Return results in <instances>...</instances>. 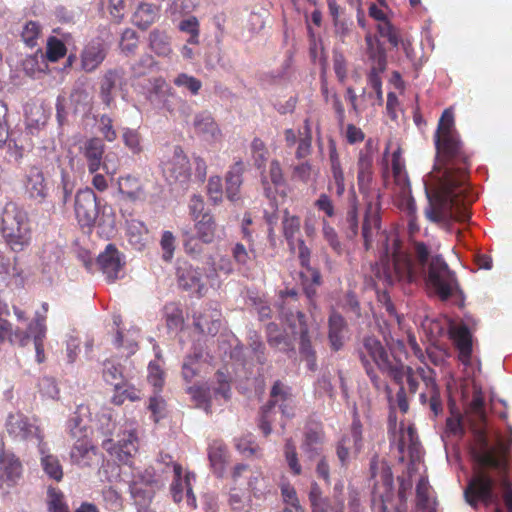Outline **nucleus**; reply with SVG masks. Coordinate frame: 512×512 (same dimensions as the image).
Masks as SVG:
<instances>
[{
	"label": "nucleus",
	"mask_w": 512,
	"mask_h": 512,
	"mask_svg": "<svg viewBox=\"0 0 512 512\" xmlns=\"http://www.w3.org/2000/svg\"><path fill=\"white\" fill-rule=\"evenodd\" d=\"M377 142L368 138L357 160V184L361 194L369 197L361 235L366 251L377 242L378 257L370 265L369 277L375 287H391L396 283L424 282L430 293L441 301L461 293L456 273L440 254H432L427 244L415 241L406 249L395 231L381 229L380 194L371 192L373 161Z\"/></svg>",
	"instance_id": "f257e3e1"
},
{
	"label": "nucleus",
	"mask_w": 512,
	"mask_h": 512,
	"mask_svg": "<svg viewBox=\"0 0 512 512\" xmlns=\"http://www.w3.org/2000/svg\"><path fill=\"white\" fill-rule=\"evenodd\" d=\"M433 138L437 159L444 172L439 189L433 195L428 194L426 216L437 223L447 219L467 222L471 217L469 206L475 200L465 186L471 153L455 127L453 108L442 112Z\"/></svg>",
	"instance_id": "f03ea898"
},
{
	"label": "nucleus",
	"mask_w": 512,
	"mask_h": 512,
	"mask_svg": "<svg viewBox=\"0 0 512 512\" xmlns=\"http://www.w3.org/2000/svg\"><path fill=\"white\" fill-rule=\"evenodd\" d=\"M508 449L502 443L489 445L485 436L472 450L473 473L464 490L466 502L473 508L480 503L495 505V512H503L499 506L500 498L495 491L499 484L503 489V501L508 512H512V483L509 480Z\"/></svg>",
	"instance_id": "7ed1b4c3"
},
{
	"label": "nucleus",
	"mask_w": 512,
	"mask_h": 512,
	"mask_svg": "<svg viewBox=\"0 0 512 512\" xmlns=\"http://www.w3.org/2000/svg\"><path fill=\"white\" fill-rule=\"evenodd\" d=\"M0 231L5 243L16 253L24 251L32 242V227L28 212L15 202L5 204Z\"/></svg>",
	"instance_id": "20e7f679"
},
{
	"label": "nucleus",
	"mask_w": 512,
	"mask_h": 512,
	"mask_svg": "<svg viewBox=\"0 0 512 512\" xmlns=\"http://www.w3.org/2000/svg\"><path fill=\"white\" fill-rule=\"evenodd\" d=\"M413 350L415 356L423 364L416 369L417 375L424 383V391L420 393L419 400L422 405H428L433 417H437L443 412V403L440 388L436 383V373L428 364L439 366L443 362V357L437 351L430 349L425 354L416 343L413 344Z\"/></svg>",
	"instance_id": "39448f33"
},
{
	"label": "nucleus",
	"mask_w": 512,
	"mask_h": 512,
	"mask_svg": "<svg viewBox=\"0 0 512 512\" xmlns=\"http://www.w3.org/2000/svg\"><path fill=\"white\" fill-rule=\"evenodd\" d=\"M276 406L279 407L284 417L291 418L294 415L295 402L291 390L280 381H276L272 386L270 400L261 410L259 428L265 436H268L272 431Z\"/></svg>",
	"instance_id": "423d86ee"
},
{
	"label": "nucleus",
	"mask_w": 512,
	"mask_h": 512,
	"mask_svg": "<svg viewBox=\"0 0 512 512\" xmlns=\"http://www.w3.org/2000/svg\"><path fill=\"white\" fill-rule=\"evenodd\" d=\"M286 321L292 335L300 340L299 352L302 359L310 371H315L317 369L316 352L311 344L305 314L301 311H297L296 314L290 313L286 316Z\"/></svg>",
	"instance_id": "0eeeda50"
},
{
	"label": "nucleus",
	"mask_w": 512,
	"mask_h": 512,
	"mask_svg": "<svg viewBox=\"0 0 512 512\" xmlns=\"http://www.w3.org/2000/svg\"><path fill=\"white\" fill-rule=\"evenodd\" d=\"M161 170L170 183L186 184L192 175L190 161L180 146H175L172 155L162 161Z\"/></svg>",
	"instance_id": "6e6552de"
},
{
	"label": "nucleus",
	"mask_w": 512,
	"mask_h": 512,
	"mask_svg": "<svg viewBox=\"0 0 512 512\" xmlns=\"http://www.w3.org/2000/svg\"><path fill=\"white\" fill-rule=\"evenodd\" d=\"M343 484H336L331 497L324 496L320 486L313 482L310 486L308 499L312 512H344L345 504L342 496Z\"/></svg>",
	"instance_id": "1a4fd4ad"
},
{
	"label": "nucleus",
	"mask_w": 512,
	"mask_h": 512,
	"mask_svg": "<svg viewBox=\"0 0 512 512\" xmlns=\"http://www.w3.org/2000/svg\"><path fill=\"white\" fill-rule=\"evenodd\" d=\"M75 215L81 227H92L99 215L97 197L91 188L80 189L75 196Z\"/></svg>",
	"instance_id": "9d476101"
},
{
	"label": "nucleus",
	"mask_w": 512,
	"mask_h": 512,
	"mask_svg": "<svg viewBox=\"0 0 512 512\" xmlns=\"http://www.w3.org/2000/svg\"><path fill=\"white\" fill-rule=\"evenodd\" d=\"M174 478L171 483V494L176 503H180L184 498L186 499V507L193 510L197 507L196 497L192 489V481L195 480V474L187 472L182 477V466L178 463H173Z\"/></svg>",
	"instance_id": "9b49d317"
},
{
	"label": "nucleus",
	"mask_w": 512,
	"mask_h": 512,
	"mask_svg": "<svg viewBox=\"0 0 512 512\" xmlns=\"http://www.w3.org/2000/svg\"><path fill=\"white\" fill-rule=\"evenodd\" d=\"M6 430L11 437L18 440L28 441L35 438L41 443L44 438L40 427L30 422L29 418L22 413L9 414Z\"/></svg>",
	"instance_id": "f8f14e48"
},
{
	"label": "nucleus",
	"mask_w": 512,
	"mask_h": 512,
	"mask_svg": "<svg viewBox=\"0 0 512 512\" xmlns=\"http://www.w3.org/2000/svg\"><path fill=\"white\" fill-rule=\"evenodd\" d=\"M362 424L354 410V417L349 435H344L336 445V454L342 466H347L350 452H359L362 448Z\"/></svg>",
	"instance_id": "ddd939ff"
},
{
	"label": "nucleus",
	"mask_w": 512,
	"mask_h": 512,
	"mask_svg": "<svg viewBox=\"0 0 512 512\" xmlns=\"http://www.w3.org/2000/svg\"><path fill=\"white\" fill-rule=\"evenodd\" d=\"M261 185L264 195L269 200H276L277 195L286 197V179L279 160L273 159L269 164L267 173H262Z\"/></svg>",
	"instance_id": "4468645a"
},
{
	"label": "nucleus",
	"mask_w": 512,
	"mask_h": 512,
	"mask_svg": "<svg viewBox=\"0 0 512 512\" xmlns=\"http://www.w3.org/2000/svg\"><path fill=\"white\" fill-rule=\"evenodd\" d=\"M358 357L363 367L373 366L378 368L387 365L388 352L379 339L373 336L364 337L362 344L357 349Z\"/></svg>",
	"instance_id": "2eb2a0df"
},
{
	"label": "nucleus",
	"mask_w": 512,
	"mask_h": 512,
	"mask_svg": "<svg viewBox=\"0 0 512 512\" xmlns=\"http://www.w3.org/2000/svg\"><path fill=\"white\" fill-rule=\"evenodd\" d=\"M25 192L28 198L43 203L49 195L48 182L44 172L38 166H30L26 172L24 180Z\"/></svg>",
	"instance_id": "dca6fc26"
},
{
	"label": "nucleus",
	"mask_w": 512,
	"mask_h": 512,
	"mask_svg": "<svg viewBox=\"0 0 512 512\" xmlns=\"http://www.w3.org/2000/svg\"><path fill=\"white\" fill-rule=\"evenodd\" d=\"M97 262L109 282H114L119 278L125 265L123 255L113 244L106 246L105 250L99 254Z\"/></svg>",
	"instance_id": "f3484780"
},
{
	"label": "nucleus",
	"mask_w": 512,
	"mask_h": 512,
	"mask_svg": "<svg viewBox=\"0 0 512 512\" xmlns=\"http://www.w3.org/2000/svg\"><path fill=\"white\" fill-rule=\"evenodd\" d=\"M80 151L90 173H96L100 168L109 173L108 166L103 161L105 144L100 138L92 137L86 140L81 146Z\"/></svg>",
	"instance_id": "a211bd4d"
},
{
	"label": "nucleus",
	"mask_w": 512,
	"mask_h": 512,
	"mask_svg": "<svg viewBox=\"0 0 512 512\" xmlns=\"http://www.w3.org/2000/svg\"><path fill=\"white\" fill-rule=\"evenodd\" d=\"M127 86V78L123 68L109 69L105 72L100 83V98L110 107L114 102L113 90L123 91Z\"/></svg>",
	"instance_id": "6ab92c4d"
},
{
	"label": "nucleus",
	"mask_w": 512,
	"mask_h": 512,
	"mask_svg": "<svg viewBox=\"0 0 512 512\" xmlns=\"http://www.w3.org/2000/svg\"><path fill=\"white\" fill-rule=\"evenodd\" d=\"M102 446L119 462L127 464L138 451V437L134 431H130L116 445L113 444L112 439H107L103 441Z\"/></svg>",
	"instance_id": "aec40b11"
},
{
	"label": "nucleus",
	"mask_w": 512,
	"mask_h": 512,
	"mask_svg": "<svg viewBox=\"0 0 512 512\" xmlns=\"http://www.w3.org/2000/svg\"><path fill=\"white\" fill-rule=\"evenodd\" d=\"M177 278L179 286L186 291H193L199 296H203L207 291L206 285L202 282L200 269L190 264L185 263L178 267Z\"/></svg>",
	"instance_id": "412c9836"
},
{
	"label": "nucleus",
	"mask_w": 512,
	"mask_h": 512,
	"mask_svg": "<svg viewBox=\"0 0 512 512\" xmlns=\"http://www.w3.org/2000/svg\"><path fill=\"white\" fill-rule=\"evenodd\" d=\"M10 280L13 281L16 287H24L26 280L24 271L18 266L17 257L11 260L9 256L0 250V283L8 285Z\"/></svg>",
	"instance_id": "4be33fe9"
},
{
	"label": "nucleus",
	"mask_w": 512,
	"mask_h": 512,
	"mask_svg": "<svg viewBox=\"0 0 512 512\" xmlns=\"http://www.w3.org/2000/svg\"><path fill=\"white\" fill-rule=\"evenodd\" d=\"M118 190L132 202L145 201L147 198L145 182L140 177L132 174L119 177Z\"/></svg>",
	"instance_id": "5701e85b"
},
{
	"label": "nucleus",
	"mask_w": 512,
	"mask_h": 512,
	"mask_svg": "<svg viewBox=\"0 0 512 512\" xmlns=\"http://www.w3.org/2000/svg\"><path fill=\"white\" fill-rule=\"evenodd\" d=\"M450 338L459 352V360L468 364L472 356V335L469 328L464 324L452 327Z\"/></svg>",
	"instance_id": "b1692460"
},
{
	"label": "nucleus",
	"mask_w": 512,
	"mask_h": 512,
	"mask_svg": "<svg viewBox=\"0 0 512 512\" xmlns=\"http://www.w3.org/2000/svg\"><path fill=\"white\" fill-rule=\"evenodd\" d=\"M346 333V320L338 312L332 311L328 319V340L333 351L342 349Z\"/></svg>",
	"instance_id": "393cba45"
},
{
	"label": "nucleus",
	"mask_w": 512,
	"mask_h": 512,
	"mask_svg": "<svg viewBox=\"0 0 512 512\" xmlns=\"http://www.w3.org/2000/svg\"><path fill=\"white\" fill-rule=\"evenodd\" d=\"M96 456V447L86 436L80 437L70 451L71 462L80 467H89Z\"/></svg>",
	"instance_id": "a878e982"
},
{
	"label": "nucleus",
	"mask_w": 512,
	"mask_h": 512,
	"mask_svg": "<svg viewBox=\"0 0 512 512\" xmlns=\"http://www.w3.org/2000/svg\"><path fill=\"white\" fill-rule=\"evenodd\" d=\"M220 311L206 308L203 312L194 315V327L201 334L215 336L221 326Z\"/></svg>",
	"instance_id": "bb28decb"
},
{
	"label": "nucleus",
	"mask_w": 512,
	"mask_h": 512,
	"mask_svg": "<svg viewBox=\"0 0 512 512\" xmlns=\"http://www.w3.org/2000/svg\"><path fill=\"white\" fill-rule=\"evenodd\" d=\"M193 126L198 135L206 140L218 141L222 137V132L209 112L203 111L195 115Z\"/></svg>",
	"instance_id": "cd10ccee"
},
{
	"label": "nucleus",
	"mask_w": 512,
	"mask_h": 512,
	"mask_svg": "<svg viewBox=\"0 0 512 512\" xmlns=\"http://www.w3.org/2000/svg\"><path fill=\"white\" fill-rule=\"evenodd\" d=\"M22 465L18 458L13 454H0V480L6 482L8 486L14 485L21 477Z\"/></svg>",
	"instance_id": "c85d7f7f"
},
{
	"label": "nucleus",
	"mask_w": 512,
	"mask_h": 512,
	"mask_svg": "<svg viewBox=\"0 0 512 512\" xmlns=\"http://www.w3.org/2000/svg\"><path fill=\"white\" fill-rule=\"evenodd\" d=\"M244 163L235 162L226 174V196L234 202L240 198V187L243 183Z\"/></svg>",
	"instance_id": "c756f323"
},
{
	"label": "nucleus",
	"mask_w": 512,
	"mask_h": 512,
	"mask_svg": "<svg viewBox=\"0 0 512 512\" xmlns=\"http://www.w3.org/2000/svg\"><path fill=\"white\" fill-rule=\"evenodd\" d=\"M106 52L100 42L89 43L81 54V66L86 72H92L104 61Z\"/></svg>",
	"instance_id": "7c9ffc66"
},
{
	"label": "nucleus",
	"mask_w": 512,
	"mask_h": 512,
	"mask_svg": "<svg viewBox=\"0 0 512 512\" xmlns=\"http://www.w3.org/2000/svg\"><path fill=\"white\" fill-rule=\"evenodd\" d=\"M126 237L134 249L141 251L148 242V228L140 220H128L126 222Z\"/></svg>",
	"instance_id": "2f4dec72"
},
{
	"label": "nucleus",
	"mask_w": 512,
	"mask_h": 512,
	"mask_svg": "<svg viewBox=\"0 0 512 512\" xmlns=\"http://www.w3.org/2000/svg\"><path fill=\"white\" fill-rule=\"evenodd\" d=\"M160 7L154 4L141 3L132 16L134 25L142 30L148 29L159 18Z\"/></svg>",
	"instance_id": "473e14b6"
},
{
	"label": "nucleus",
	"mask_w": 512,
	"mask_h": 512,
	"mask_svg": "<svg viewBox=\"0 0 512 512\" xmlns=\"http://www.w3.org/2000/svg\"><path fill=\"white\" fill-rule=\"evenodd\" d=\"M63 249L54 241L43 244L39 251V259L43 272H49L55 268L61 261Z\"/></svg>",
	"instance_id": "72a5a7b5"
},
{
	"label": "nucleus",
	"mask_w": 512,
	"mask_h": 512,
	"mask_svg": "<svg viewBox=\"0 0 512 512\" xmlns=\"http://www.w3.org/2000/svg\"><path fill=\"white\" fill-rule=\"evenodd\" d=\"M29 330L33 335L36 360L38 363H42L45 360L43 344L44 338L46 336L45 316L35 315L34 319L29 323Z\"/></svg>",
	"instance_id": "f704fd0d"
},
{
	"label": "nucleus",
	"mask_w": 512,
	"mask_h": 512,
	"mask_svg": "<svg viewBox=\"0 0 512 512\" xmlns=\"http://www.w3.org/2000/svg\"><path fill=\"white\" fill-rule=\"evenodd\" d=\"M194 221L196 238L204 244L212 243L215 239L217 229L214 216L210 213H204L201 218Z\"/></svg>",
	"instance_id": "c9c22d12"
},
{
	"label": "nucleus",
	"mask_w": 512,
	"mask_h": 512,
	"mask_svg": "<svg viewBox=\"0 0 512 512\" xmlns=\"http://www.w3.org/2000/svg\"><path fill=\"white\" fill-rule=\"evenodd\" d=\"M208 457L214 473L222 477L227 460L226 445L220 440L213 441L208 448Z\"/></svg>",
	"instance_id": "e433bc0d"
},
{
	"label": "nucleus",
	"mask_w": 512,
	"mask_h": 512,
	"mask_svg": "<svg viewBox=\"0 0 512 512\" xmlns=\"http://www.w3.org/2000/svg\"><path fill=\"white\" fill-rule=\"evenodd\" d=\"M149 46L160 57H168L172 53L170 37L165 31L154 29L149 34Z\"/></svg>",
	"instance_id": "4c0bfd02"
},
{
	"label": "nucleus",
	"mask_w": 512,
	"mask_h": 512,
	"mask_svg": "<svg viewBox=\"0 0 512 512\" xmlns=\"http://www.w3.org/2000/svg\"><path fill=\"white\" fill-rule=\"evenodd\" d=\"M197 408L203 409L207 414L212 413L211 392L209 387L204 385H193L186 389Z\"/></svg>",
	"instance_id": "58836bf2"
},
{
	"label": "nucleus",
	"mask_w": 512,
	"mask_h": 512,
	"mask_svg": "<svg viewBox=\"0 0 512 512\" xmlns=\"http://www.w3.org/2000/svg\"><path fill=\"white\" fill-rule=\"evenodd\" d=\"M228 504L232 512H252L253 510L250 495L237 488L230 490Z\"/></svg>",
	"instance_id": "ea45409f"
},
{
	"label": "nucleus",
	"mask_w": 512,
	"mask_h": 512,
	"mask_svg": "<svg viewBox=\"0 0 512 512\" xmlns=\"http://www.w3.org/2000/svg\"><path fill=\"white\" fill-rule=\"evenodd\" d=\"M140 390L127 382H121L114 388L111 402L115 405H122L126 400L135 402L140 400Z\"/></svg>",
	"instance_id": "a19ab883"
},
{
	"label": "nucleus",
	"mask_w": 512,
	"mask_h": 512,
	"mask_svg": "<svg viewBox=\"0 0 512 512\" xmlns=\"http://www.w3.org/2000/svg\"><path fill=\"white\" fill-rule=\"evenodd\" d=\"M301 220L296 215H291L288 210L284 211L282 220L283 234L291 249L294 250V240L300 232Z\"/></svg>",
	"instance_id": "79ce46f5"
},
{
	"label": "nucleus",
	"mask_w": 512,
	"mask_h": 512,
	"mask_svg": "<svg viewBox=\"0 0 512 512\" xmlns=\"http://www.w3.org/2000/svg\"><path fill=\"white\" fill-rule=\"evenodd\" d=\"M202 356L201 351L195 350L184 358L182 376L186 382H191L199 374Z\"/></svg>",
	"instance_id": "37998d69"
},
{
	"label": "nucleus",
	"mask_w": 512,
	"mask_h": 512,
	"mask_svg": "<svg viewBox=\"0 0 512 512\" xmlns=\"http://www.w3.org/2000/svg\"><path fill=\"white\" fill-rule=\"evenodd\" d=\"M248 488L255 498H261L270 492L271 484L261 471H256L249 477Z\"/></svg>",
	"instance_id": "c03bdc74"
},
{
	"label": "nucleus",
	"mask_w": 512,
	"mask_h": 512,
	"mask_svg": "<svg viewBox=\"0 0 512 512\" xmlns=\"http://www.w3.org/2000/svg\"><path fill=\"white\" fill-rule=\"evenodd\" d=\"M42 36V26L37 21H27L22 29L21 38L26 46L34 48L38 45V40Z\"/></svg>",
	"instance_id": "a18cd8bd"
},
{
	"label": "nucleus",
	"mask_w": 512,
	"mask_h": 512,
	"mask_svg": "<svg viewBox=\"0 0 512 512\" xmlns=\"http://www.w3.org/2000/svg\"><path fill=\"white\" fill-rule=\"evenodd\" d=\"M41 465L45 473L52 479L60 481L63 478V468L57 456L45 454L41 457Z\"/></svg>",
	"instance_id": "49530a36"
},
{
	"label": "nucleus",
	"mask_w": 512,
	"mask_h": 512,
	"mask_svg": "<svg viewBox=\"0 0 512 512\" xmlns=\"http://www.w3.org/2000/svg\"><path fill=\"white\" fill-rule=\"evenodd\" d=\"M166 325L169 330H181L184 325L182 310L176 304H167L165 306Z\"/></svg>",
	"instance_id": "de8ad7c7"
},
{
	"label": "nucleus",
	"mask_w": 512,
	"mask_h": 512,
	"mask_svg": "<svg viewBox=\"0 0 512 512\" xmlns=\"http://www.w3.org/2000/svg\"><path fill=\"white\" fill-rule=\"evenodd\" d=\"M47 497L50 512H70L65 496L60 489L49 487Z\"/></svg>",
	"instance_id": "09e8293b"
},
{
	"label": "nucleus",
	"mask_w": 512,
	"mask_h": 512,
	"mask_svg": "<svg viewBox=\"0 0 512 512\" xmlns=\"http://www.w3.org/2000/svg\"><path fill=\"white\" fill-rule=\"evenodd\" d=\"M67 53L64 42L55 36H50L46 45V57L50 62H57Z\"/></svg>",
	"instance_id": "8fccbe9b"
},
{
	"label": "nucleus",
	"mask_w": 512,
	"mask_h": 512,
	"mask_svg": "<svg viewBox=\"0 0 512 512\" xmlns=\"http://www.w3.org/2000/svg\"><path fill=\"white\" fill-rule=\"evenodd\" d=\"M284 456L291 473L298 476L302 473V467L299 463L296 446L292 439H287L284 446Z\"/></svg>",
	"instance_id": "3c124183"
},
{
	"label": "nucleus",
	"mask_w": 512,
	"mask_h": 512,
	"mask_svg": "<svg viewBox=\"0 0 512 512\" xmlns=\"http://www.w3.org/2000/svg\"><path fill=\"white\" fill-rule=\"evenodd\" d=\"M103 366V378L108 384L113 385L115 388L116 385L123 382V369L120 364L107 360Z\"/></svg>",
	"instance_id": "603ef678"
},
{
	"label": "nucleus",
	"mask_w": 512,
	"mask_h": 512,
	"mask_svg": "<svg viewBox=\"0 0 512 512\" xmlns=\"http://www.w3.org/2000/svg\"><path fill=\"white\" fill-rule=\"evenodd\" d=\"M181 32L189 34L187 42L196 45L199 43L200 25L195 16H191L182 20L178 26Z\"/></svg>",
	"instance_id": "864d4df0"
},
{
	"label": "nucleus",
	"mask_w": 512,
	"mask_h": 512,
	"mask_svg": "<svg viewBox=\"0 0 512 512\" xmlns=\"http://www.w3.org/2000/svg\"><path fill=\"white\" fill-rule=\"evenodd\" d=\"M322 234L331 249L337 254L343 253V246L339 240L336 230L330 225L326 218L322 219Z\"/></svg>",
	"instance_id": "5fc2aeb1"
},
{
	"label": "nucleus",
	"mask_w": 512,
	"mask_h": 512,
	"mask_svg": "<svg viewBox=\"0 0 512 512\" xmlns=\"http://www.w3.org/2000/svg\"><path fill=\"white\" fill-rule=\"evenodd\" d=\"M102 10H106L116 23H120L125 13L124 0H100Z\"/></svg>",
	"instance_id": "6e6d98bb"
},
{
	"label": "nucleus",
	"mask_w": 512,
	"mask_h": 512,
	"mask_svg": "<svg viewBox=\"0 0 512 512\" xmlns=\"http://www.w3.org/2000/svg\"><path fill=\"white\" fill-rule=\"evenodd\" d=\"M26 124L29 128H38L46 123V116L42 107L29 106L25 109Z\"/></svg>",
	"instance_id": "4d7b16f0"
},
{
	"label": "nucleus",
	"mask_w": 512,
	"mask_h": 512,
	"mask_svg": "<svg viewBox=\"0 0 512 512\" xmlns=\"http://www.w3.org/2000/svg\"><path fill=\"white\" fill-rule=\"evenodd\" d=\"M377 30L379 35L383 38H386L391 46L398 47L400 44L398 30L391 24L388 19L378 23Z\"/></svg>",
	"instance_id": "13d9d810"
},
{
	"label": "nucleus",
	"mask_w": 512,
	"mask_h": 512,
	"mask_svg": "<svg viewBox=\"0 0 512 512\" xmlns=\"http://www.w3.org/2000/svg\"><path fill=\"white\" fill-rule=\"evenodd\" d=\"M332 181L328 188L335 191L336 195L341 197L345 192V177L341 165L331 166Z\"/></svg>",
	"instance_id": "bf43d9fd"
},
{
	"label": "nucleus",
	"mask_w": 512,
	"mask_h": 512,
	"mask_svg": "<svg viewBox=\"0 0 512 512\" xmlns=\"http://www.w3.org/2000/svg\"><path fill=\"white\" fill-rule=\"evenodd\" d=\"M318 173L319 171L308 161L299 163L293 167V177L303 183H308L313 177H316Z\"/></svg>",
	"instance_id": "052dcab7"
},
{
	"label": "nucleus",
	"mask_w": 512,
	"mask_h": 512,
	"mask_svg": "<svg viewBox=\"0 0 512 512\" xmlns=\"http://www.w3.org/2000/svg\"><path fill=\"white\" fill-rule=\"evenodd\" d=\"M173 82L177 87H185L192 95H197L202 88V82L199 79L186 73H180Z\"/></svg>",
	"instance_id": "680f3d73"
},
{
	"label": "nucleus",
	"mask_w": 512,
	"mask_h": 512,
	"mask_svg": "<svg viewBox=\"0 0 512 512\" xmlns=\"http://www.w3.org/2000/svg\"><path fill=\"white\" fill-rule=\"evenodd\" d=\"M207 194L213 204L217 205L223 199V186L221 177L215 175L208 179Z\"/></svg>",
	"instance_id": "e2e57ef3"
},
{
	"label": "nucleus",
	"mask_w": 512,
	"mask_h": 512,
	"mask_svg": "<svg viewBox=\"0 0 512 512\" xmlns=\"http://www.w3.org/2000/svg\"><path fill=\"white\" fill-rule=\"evenodd\" d=\"M123 142L132 153L139 154L142 151L141 135L135 129L126 128L123 131Z\"/></svg>",
	"instance_id": "0e129e2a"
},
{
	"label": "nucleus",
	"mask_w": 512,
	"mask_h": 512,
	"mask_svg": "<svg viewBox=\"0 0 512 512\" xmlns=\"http://www.w3.org/2000/svg\"><path fill=\"white\" fill-rule=\"evenodd\" d=\"M148 382L159 392L164 385V372L156 362L148 365Z\"/></svg>",
	"instance_id": "69168bd1"
},
{
	"label": "nucleus",
	"mask_w": 512,
	"mask_h": 512,
	"mask_svg": "<svg viewBox=\"0 0 512 512\" xmlns=\"http://www.w3.org/2000/svg\"><path fill=\"white\" fill-rule=\"evenodd\" d=\"M148 409L152 414L153 421L157 423L165 416L166 402L159 395L152 396L149 399Z\"/></svg>",
	"instance_id": "338daca9"
},
{
	"label": "nucleus",
	"mask_w": 512,
	"mask_h": 512,
	"mask_svg": "<svg viewBox=\"0 0 512 512\" xmlns=\"http://www.w3.org/2000/svg\"><path fill=\"white\" fill-rule=\"evenodd\" d=\"M138 46L137 34L132 29H126L122 33L120 47L121 50L126 54L134 53Z\"/></svg>",
	"instance_id": "774afa93"
}]
</instances>
